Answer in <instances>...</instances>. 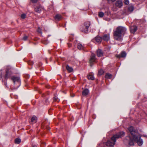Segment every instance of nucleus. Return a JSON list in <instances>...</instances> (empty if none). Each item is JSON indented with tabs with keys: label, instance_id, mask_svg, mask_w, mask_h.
Instances as JSON below:
<instances>
[{
	"label": "nucleus",
	"instance_id": "nucleus-1",
	"mask_svg": "<svg viewBox=\"0 0 147 147\" xmlns=\"http://www.w3.org/2000/svg\"><path fill=\"white\" fill-rule=\"evenodd\" d=\"M126 30V29L124 27L121 26L117 27L114 32L115 39L119 41H121L122 39V36L125 33Z\"/></svg>",
	"mask_w": 147,
	"mask_h": 147
},
{
	"label": "nucleus",
	"instance_id": "nucleus-2",
	"mask_svg": "<svg viewBox=\"0 0 147 147\" xmlns=\"http://www.w3.org/2000/svg\"><path fill=\"white\" fill-rule=\"evenodd\" d=\"M125 144L127 143L130 146L134 145V143H136L139 146H141L143 143V141L142 138H125L124 140Z\"/></svg>",
	"mask_w": 147,
	"mask_h": 147
},
{
	"label": "nucleus",
	"instance_id": "nucleus-3",
	"mask_svg": "<svg viewBox=\"0 0 147 147\" xmlns=\"http://www.w3.org/2000/svg\"><path fill=\"white\" fill-rule=\"evenodd\" d=\"M128 129L132 136L133 138H140L141 137V136L139 137L137 136V131L135 130L133 127L132 126L128 128Z\"/></svg>",
	"mask_w": 147,
	"mask_h": 147
},
{
	"label": "nucleus",
	"instance_id": "nucleus-4",
	"mask_svg": "<svg viewBox=\"0 0 147 147\" xmlns=\"http://www.w3.org/2000/svg\"><path fill=\"white\" fill-rule=\"evenodd\" d=\"M90 25V22H85L84 26L81 28V31L84 33H87Z\"/></svg>",
	"mask_w": 147,
	"mask_h": 147
},
{
	"label": "nucleus",
	"instance_id": "nucleus-5",
	"mask_svg": "<svg viewBox=\"0 0 147 147\" xmlns=\"http://www.w3.org/2000/svg\"><path fill=\"white\" fill-rule=\"evenodd\" d=\"M116 138H110L106 143L107 146L113 147L115 144L116 141Z\"/></svg>",
	"mask_w": 147,
	"mask_h": 147
},
{
	"label": "nucleus",
	"instance_id": "nucleus-6",
	"mask_svg": "<svg viewBox=\"0 0 147 147\" xmlns=\"http://www.w3.org/2000/svg\"><path fill=\"white\" fill-rule=\"evenodd\" d=\"M96 58L95 55L93 53H92L89 61L91 66H92V63L96 62Z\"/></svg>",
	"mask_w": 147,
	"mask_h": 147
},
{
	"label": "nucleus",
	"instance_id": "nucleus-7",
	"mask_svg": "<svg viewBox=\"0 0 147 147\" xmlns=\"http://www.w3.org/2000/svg\"><path fill=\"white\" fill-rule=\"evenodd\" d=\"M125 133L123 131L120 132L116 134L111 138H121L123 137L125 135Z\"/></svg>",
	"mask_w": 147,
	"mask_h": 147
},
{
	"label": "nucleus",
	"instance_id": "nucleus-8",
	"mask_svg": "<svg viewBox=\"0 0 147 147\" xmlns=\"http://www.w3.org/2000/svg\"><path fill=\"white\" fill-rule=\"evenodd\" d=\"M12 74L11 70L9 68L7 69L6 71V74L5 76V78L6 79H7Z\"/></svg>",
	"mask_w": 147,
	"mask_h": 147
},
{
	"label": "nucleus",
	"instance_id": "nucleus-9",
	"mask_svg": "<svg viewBox=\"0 0 147 147\" xmlns=\"http://www.w3.org/2000/svg\"><path fill=\"white\" fill-rule=\"evenodd\" d=\"M115 5L116 7L119 8L123 6V2L121 0H117L115 3Z\"/></svg>",
	"mask_w": 147,
	"mask_h": 147
},
{
	"label": "nucleus",
	"instance_id": "nucleus-10",
	"mask_svg": "<svg viewBox=\"0 0 147 147\" xmlns=\"http://www.w3.org/2000/svg\"><path fill=\"white\" fill-rule=\"evenodd\" d=\"M137 30V27L136 26H131L130 27V32L131 33H134Z\"/></svg>",
	"mask_w": 147,
	"mask_h": 147
},
{
	"label": "nucleus",
	"instance_id": "nucleus-11",
	"mask_svg": "<svg viewBox=\"0 0 147 147\" xmlns=\"http://www.w3.org/2000/svg\"><path fill=\"white\" fill-rule=\"evenodd\" d=\"M102 40V38L100 36H97L93 40V42H95L96 41L97 43H100Z\"/></svg>",
	"mask_w": 147,
	"mask_h": 147
},
{
	"label": "nucleus",
	"instance_id": "nucleus-12",
	"mask_svg": "<svg viewBox=\"0 0 147 147\" xmlns=\"http://www.w3.org/2000/svg\"><path fill=\"white\" fill-rule=\"evenodd\" d=\"M42 9V7L41 5H39L35 8V10L37 13H40Z\"/></svg>",
	"mask_w": 147,
	"mask_h": 147
},
{
	"label": "nucleus",
	"instance_id": "nucleus-13",
	"mask_svg": "<svg viewBox=\"0 0 147 147\" xmlns=\"http://www.w3.org/2000/svg\"><path fill=\"white\" fill-rule=\"evenodd\" d=\"M11 79L13 81L14 84H15L16 82H18L19 83L20 82V78L18 77H12L11 78Z\"/></svg>",
	"mask_w": 147,
	"mask_h": 147
},
{
	"label": "nucleus",
	"instance_id": "nucleus-14",
	"mask_svg": "<svg viewBox=\"0 0 147 147\" xmlns=\"http://www.w3.org/2000/svg\"><path fill=\"white\" fill-rule=\"evenodd\" d=\"M103 39L105 41H107L110 39L109 34H105L103 37Z\"/></svg>",
	"mask_w": 147,
	"mask_h": 147
},
{
	"label": "nucleus",
	"instance_id": "nucleus-15",
	"mask_svg": "<svg viewBox=\"0 0 147 147\" xmlns=\"http://www.w3.org/2000/svg\"><path fill=\"white\" fill-rule=\"evenodd\" d=\"M126 55V54L125 52H122L121 55H117V57L118 58L121 57H125Z\"/></svg>",
	"mask_w": 147,
	"mask_h": 147
},
{
	"label": "nucleus",
	"instance_id": "nucleus-16",
	"mask_svg": "<svg viewBox=\"0 0 147 147\" xmlns=\"http://www.w3.org/2000/svg\"><path fill=\"white\" fill-rule=\"evenodd\" d=\"M89 92V90L88 89H86L83 91L82 94L83 96H86L88 94Z\"/></svg>",
	"mask_w": 147,
	"mask_h": 147
},
{
	"label": "nucleus",
	"instance_id": "nucleus-17",
	"mask_svg": "<svg viewBox=\"0 0 147 147\" xmlns=\"http://www.w3.org/2000/svg\"><path fill=\"white\" fill-rule=\"evenodd\" d=\"M61 16L59 14L56 15L54 17L55 19L56 20L59 21L62 18Z\"/></svg>",
	"mask_w": 147,
	"mask_h": 147
},
{
	"label": "nucleus",
	"instance_id": "nucleus-18",
	"mask_svg": "<svg viewBox=\"0 0 147 147\" xmlns=\"http://www.w3.org/2000/svg\"><path fill=\"white\" fill-rule=\"evenodd\" d=\"M97 54L98 57H100L102 55L103 53L101 50L98 49L97 51Z\"/></svg>",
	"mask_w": 147,
	"mask_h": 147
},
{
	"label": "nucleus",
	"instance_id": "nucleus-19",
	"mask_svg": "<svg viewBox=\"0 0 147 147\" xmlns=\"http://www.w3.org/2000/svg\"><path fill=\"white\" fill-rule=\"evenodd\" d=\"M77 47L80 50H82L84 48V46L80 43H78V44Z\"/></svg>",
	"mask_w": 147,
	"mask_h": 147
},
{
	"label": "nucleus",
	"instance_id": "nucleus-20",
	"mask_svg": "<svg viewBox=\"0 0 147 147\" xmlns=\"http://www.w3.org/2000/svg\"><path fill=\"white\" fill-rule=\"evenodd\" d=\"M37 118L35 116L32 117L31 119V122L32 123H34L36 122Z\"/></svg>",
	"mask_w": 147,
	"mask_h": 147
},
{
	"label": "nucleus",
	"instance_id": "nucleus-21",
	"mask_svg": "<svg viewBox=\"0 0 147 147\" xmlns=\"http://www.w3.org/2000/svg\"><path fill=\"white\" fill-rule=\"evenodd\" d=\"M112 76V75L109 73H107L106 74L105 77L107 79H111Z\"/></svg>",
	"mask_w": 147,
	"mask_h": 147
},
{
	"label": "nucleus",
	"instance_id": "nucleus-22",
	"mask_svg": "<svg viewBox=\"0 0 147 147\" xmlns=\"http://www.w3.org/2000/svg\"><path fill=\"white\" fill-rule=\"evenodd\" d=\"M66 69L69 72H71L73 71V69L71 67H69L68 65H67L66 67Z\"/></svg>",
	"mask_w": 147,
	"mask_h": 147
},
{
	"label": "nucleus",
	"instance_id": "nucleus-23",
	"mask_svg": "<svg viewBox=\"0 0 147 147\" xmlns=\"http://www.w3.org/2000/svg\"><path fill=\"white\" fill-rule=\"evenodd\" d=\"M14 141L15 144H19L21 142V140L20 138H16Z\"/></svg>",
	"mask_w": 147,
	"mask_h": 147
},
{
	"label": "nucleus",
	"instance_id": "nucleus-24",
	"mask_svg": "<svg viewBox=\"0 0 147 147\" xmlns=\"http://www.w3.org/2000/svg\"><path fill=\"white\" fill-rule=\"evenodd\" d=\"M134 9V6L132 5H130L128 7V11L130 12H132Z\"/></svg>",
	"mask_w": 147,
	"mask_h": 147
},
{
	"label": "nucleus",
	"instance_id": "nucleus-25",
	"mask_svg": "<svg viewBox=\"0 0 147 147\" xmlns=\"http://www.w3.org/2000/svg\"><path fill=\"white\" fill-rule=\"evenodd\" d=\"M88 79L89 80H93L94 79V77L92 75H89L88 76Z\"/></svg>",
	"mask_w": 147,
	"mask_h": 147
},
{
	"label": "nucleus",
	"instance_id": "nucleus-26",
	"mask_svg": "<svg viewBox=\"0 0 147 147\" xmlns=\"http://www.w3.org/2000/svg\"><path fill=\"white\" fill-rule=\"evenodd\" d=\"M53 100L55 101L59 102L60 100L56 96H55L53 98Z\"/></svg>",
	"mask_w": 147,
	"mask_h": 147
},
{
	"label": "nucleus",
	"instance_id": "nucleus-27",
	"mask_svg": "<svg viewBox=\"0 0 147 147\" xmlns=\"http://www.w3.org/2000/svg\"><path fill=\"white\" fill-rule=\"evenodd\" d=\"M104 72V71L102 69H100L98 72V75H102Z\"/></svg>",
	"mask_w": 147,
	"mask_h": 147
},
{
	"label": "nucleus",
	"instance_id": "nucleus-28",
	"mask_svg": "<svg viewBox=\"0 0 147 147\" xmlns=\"http://www.w3.org/2000/svg\"><path fill=\"white\" fill-rule=\"evenodd\" d=\"M104 15V13L102 12H100L98 13V16L100 18L102 17Z\"/></svg>",
	"mask_w": 147,
	"mask_h": 147
},
{
	"label": "nucleus",
	"instance_id": "nucleus-29",
	"mask_svg": "<svg viewBox=\"0 0 147 147\" xmlns=\"http://www.w3.org/2000/svg\"><path fill=\"white\" fill-rule=\"evenodd\" d=\"M26 15L25 13H23L21 15V18L23 19H25L26 17Z\"/></svg>",
	"mask_w": 147,
	"mask_h": 147
},
{
	"label": "nucleus",
	"instance_id": "nucleus-30",
	"mask_svg": "<svg viewBox=\"0 0 147 147\" xmlns=\"http://www.w3.org/2000/svg\"><path fill=\"white\" fill-rule=\"evenodd\" d=\"M124 3L126 5H128L129 3V2L128 0H124Z\"/></svg>",
	"mask_w": 147,
	"mask_h": 147
},
{
	"label": "nucleus",
	"instance_id": "nucleus-31",
	"mask_svg": "<svg viewBox=\"0 0 147 147\" xmlns=\"http://www.w3.org/2000/svg\"><path fill=\"white\" fill-rule=\"evenodd\" d=\"M37 32L41 34L42 33V32L41 29L39 28H38V29L37 30Z\"/></svg>",
	"mask_w": 147,
	"mask_h": 147
},
{
	"label": "nucleus",
	"instance_id": "nucleus-32",
	"mask_svg": "<svg viewBox=\"0 0 147 147\" xmlns=\"http://www.w3.org/2000/svg\"><path fill=\"white\" fill-rule=\"evenodd\" d=\"M27 38H28V36H25L23 37V39L24 40H26L27 39Z\"/></svg>",
	"mask_w": 147,
	"mask_h": 147
},
{
	"label": "nucleus",
	"instance_id": "nucleus-33",
	"mask_svg": "<svg viewBox=\"0 0 147 147\" xmlns=\"http://www.w3.org/2000/svg\"><path fill=\"white\" fill-rule=\"evenodd\" d=\"M33 3H36L37 2L38 0H31Z\"/></svg>",
	"mask_w": 147,
	"mask_h": 147
},
{
	"label": "nucleus",
	"instance_id": "nucleus-34",
	"mask_svg": "<svg viewBox=\"0 0 147 147\" xmlns=\"http://www.w3.org/2000/svg\"><path fill=\"white\" fill-rule=\"evenodd\" d=\"M4 85L5 86H6L7 88H8L7 85V83L6 82L4 83Z\"/></svg>",
	"mask_w": 147,
	"mask_h": 147
},
{
	"label": "nucleus",
	"instance_id": "nucleus-35",
	"mask_svg": "<svg viewBox=\"0 0 147 147\" xmlns=\"http://www.w3.org/2000/svg\"><path fill=\"white\" fill-rule=\"evenodd\" d=\"M108 1H111L113 2H114L116 0H107Z\"/></svg>",
	"mask_w": 147,
	"mask_h": 147
},
{
	"label": "nucleus",
	"instance_id": "nucleus-36",
	"mask_svg": "<svg viewBox=\"0 0 147 147\" xmlns=\"http://www.w3.org/2000/svg\"><path fill=\"white\" fill-rule=\"evenodd\" d=\"M71 44L70 43H69L68 44V47H71Z\"/></svg>",
	"mask_w": 147,
	"mask_h": 147
},
{
	"label": "nucleus",
	"instance_id": "nucleus-37",
	"mask_svg": "<svg viewBox=\"0 0 147 147\" xmlns=\"http://www.w3.org/2000/svg\"><path fill=\"white\" fill-rule=\"evenodd\" d=\"M113 11H116L117 10V9H116V8H114H114H113Z\"/></svg>",
	"mask_w": 147,
	"mask_h": 147
},
{
	"label": "nucleus",
	"instance_id": "nucleus-38",
	"mask_svg": "<svg viewBox=\"0 0 147 147\" xmlns=\"http://www.w3.org/2000/svg\"><path fill=\"white\" fill-rule=\"evenodd\" d=\"M143 137H147V136L146 135H145L144 136H143Z\"/></svg>",
	"mask_w": 147,
	"mask_h": 147
},
{
	"label": "nucleus",
	"instance_id": "nucleus-39",
	"mask_svg": "<svg viewBox=\"0 0 147 147\" xmlns=\"http://www.w3.org/2000/svg\"><path fill=\"white\" fill-rule=\"evenodd\" d=\"M32 147H37V146L36 145H33L32 146Z\"/></svg>",
	"mask_w": 147,
	"mask_h": 147
},
{
	"label": "nucleus",
	"instance_id": "nucleus-40",
	"mask_svg": "<svg viewBox=\"0 0 147 147\" xmlns=\"http://www.w3.org/2000/svg\"><path fill=\"white\" fill-rule=\"evenodd\" d=\"M2 71V69H1V75H2V72H1V71Z\"/></svg>",
	"mask_w": 147,
	"mask_h": 147
},
{
	"label": "nucleus",
	"instance_id": "nucleus-41",
	"mask_svg": "<svg viewBox=\"0 0 147 147\" xmlns=\"http://www.w3.org/2000/svg\"><path fill=\"white\" fill-rule=\"evenodd\" d=\"M29 64H30V63H29ZM33 63H32L31 64H30V65H33Z\"/></svg>",
	"mask_w": 147,
	"mask_h": 147
},
{
	"label": "nucleus",
	"instance_id": "nucleus-42",
	"mask_svg": "<svg viewBox=\"0 0 147 147\" xmlns=\"http://www.w3.org/2000/svg\"><path fill=\"white\" fill-rule=\"evenodd\" d=\"M44 144H45V142H43Z\"/></svg>",
	"mask_w": 147,
	"mask_h": 147
}]
</instances>
